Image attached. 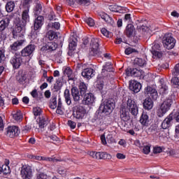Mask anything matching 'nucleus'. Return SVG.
<instances>
[{"instance_id":"1","label":"nucleus","mask_w":179,"mask_h":179,"mask_svg":"<svg viewBox=\"0 0 179 179\" xmlns=\"http://www.w3.org/2000/svg\"><path fill=\"white\" fill-rule=\"evenodd\" d=\"M30 17L29 16V11L27 10L23 11L22 15V20L17 17L14 21L15 28L13 30V35L17 36V33H20L22 30H24L26 24L29 22Z\"/></svg>"},{"instance_id":"2","label":"nucleus","mask_w":179,"mask_h":179,"mask_svg":"<svg viewBox=\"0 0 179 179\" xmlns=\"http://www.w3.org/2000/svg\"><path fill=\"white\" fill-rule=\"evenodd\" d=\"M145 94H146L149 98H146L143 102V108L145 110H152L153 108V100L157 99V91L153 89L152 87H147L144 91ZM151 97V98H150Z\"/></svg>"},{"instance_id":"3","label":"nucleus","mask_w":179,"mask_h":179,"mask_svg":"<svg viewBox=\"0 0 179 179\" xmlns=\"http://www.w3.org/2000/svg\"><path fill=\"white\" fill-rule=\"evenodd\" d=\"M115 107V103H114V102L108 100H105L101 104L99 107V111L100 113H103L106 115H108L110 113H112Z\"/></svg>"},{"instance_id":"4","label":"nucleus","mask_w":179,"mask_h":179,"mask_svg":"<svg viewBox=\"0 0 179 179\" xmlns=\"http://www.w3.org/2000/svg\"><path fill=\"white\" fill-rule=\"evenodd\" d=\"M171 104H173V99H166L159 106L157 110V115L158 117H163L169 110H170V107H171Z\"/></svg>"},{"instance_id":"5","label":"nucleus","mask_w":179,"mask_h":179,"mask_svg":"<svg viewBox=\"0 0 179 179\" xmlns=\"http://www.w3.org/2000/svg\"><path fill=\"white\" fill-rule=\"evenodd\" d=\"M162 44L166 50H173L176 45V39L171 36V34H166L163 37Z\"/></svg>"},{"instance_id":"6","label":"nucleus","mask_w":179,"mask_h":179,"mask_svg":"<svg viewBox=\"0 0 179 179\" xmlns=\"http://www.w3.org/2000/svg\"><path fill=\"white\" fill-rule=\"evenodd\" d=\"M90 54L93 56L99 55L100 54V50L99 49V38H92L91 39Z\"/></svg>"},{"instance_id":"7","label":"nucleus","mask_w":179,"mask_h":179,"mask_svg":"<svg viewBox=\"0 0 179 179\" xmlns=\"http://www.w3.org/2000/svg\"><path fill=\"white\" fill-rule=\"evenodd\" d=\"M127 108L130 111L132 115L136 116L138 115V113H139L138 105L135 101L132 100V99L128 98L127 101Z\"/></svg>"},{"instance_id":"8","label":"nucleus","mask_w":179,"mask_h":179,"mask_svg":"<svg viewBox=\"0 0 179 179\" xmlns=\"http://www.w3.org/2000/svg\"><path fill=\"white\" fill-rule=\"evenodd\" d=\"M21 177L23 179H31L33 177V172L31 171V167L28 165H24L22 166L20 171Z\"/></svg>"},{"instance_id":"9","label":"nucleus","mask_w":179,"mask_h":179,"mask_svg":"<svg viewBox=\"0 0 179 179\" xmlns=\"http://www.w3.org/2000/svg\"><path fill=\"white\" fill-rule=\"evenodd\" d=\"M127 76H136V78H143L145 76V71L138 70L136 68H129L126 70Z\"/></svg>"},{"instance_id":"10","label":"nucleus","mask_w":179,"mask_h":179,"mask_svg":"<svg viewBox=\"0 0 179 179\" xmlns=\"http://www.w3.org/2000/svg\"><path fill=\"white\" fill-rule=\"evenodd\" d=\"M10 62L15 69H18V68H20V65H22L23 60L20 54L15 53L10 59Z\"/></svg>"},{"instance_id":"11","label":"nucleus","mask_w":179,"mask_h":179,"mask_svg":"<svg viewBox=\"0 0 179 179\" xmlns=\"http://www.w3.org/2000/svg\"><path fill=\"white\" fill-rule=\"evenodd\" d=\"M101 141L103 145H107L108 143H114L115 140L113 138V134L110 131L105 132L103 135L101 136Z\"/></svg>"},{"instance_id":"12","label":"nucleus","mask_w":179,"mask_h":179,"mask_svg":"<svg viewBox=\"0 0 179 179\" xmlns=\"http://www.w3.org/2000/svg\"><path fill=\"white\" fill-rule=\"evenodd\" d=\"M73 117L77 120H82L86 114V110L80 106H76L74 108Z\"/></svg>"},{"instance_id":"13","label":"nucleus","mask_w":179,"mask_h":179,"mask_svg":"<svg viewBox=\"0 0 179 179\" xmlns=\"http://www.w3.org/2000/svg\"><path fill=\"white\" fill-rule=\"evenodd\" d=\"M90 156H91V157H93V159H97L98 160H99L100 159H106L108 160H110V159H111V155L110 154H108L107 152H97L92 151L90 152Z\"/></svg>"},{"instance_id":"14","label":"nucleus","mask_w":179,"mask_h":179,"mask_svg":"<svg viewBox=\"0 0 179 179\" xmlns=\"http://www.w3.org/2000/svg\"><path fill=\"white\" fill-rule=\"evenodd\" d=\"M83 103L86 106H90L94 103V95L92 92H86L83 95Z\"/></svg>"},{"instance_id":"15","label":"nucleus","mask_w":179,"mask_h":179,"mask_svg":"<svg viewBox=\"0 0 179 179\" xmlns=\"http://www.w3.org/2000/svg\"><path fill=\"white\" fill-rule=\"evenodd\" d=\"M6 132L7 136H9V138H15V136H19L20 130H19V127L16 126H11L7 128Z\"/></svg>"},{"instance_id":"16","label":"nucleus","mask_w":179,"mask_h":179,"mask_svg":"<svg viewBox=\"0 0 179 179\" xmlns=\"http://www.w3.org/2000/svg\"><path fill=\"white\" fill-rule=\"evenodd\" d=\"M36 50V46L34 45H28L21 51L22 57H30Z\"/></svg>"},{"instance_id":"17","label":"nucleus","mask_w":179,"mask_h":179,"mask_svg":"<svg viewBox=\"0 0 179 179\" xmlns=\"http://www.w3.org/2000/svg\"><path fill=\"white\" fill-rule=\"evenodd\" d=\"M129 89L134 93H139L142 89V85L137 81L131 80L129 82Z\"/></svg>"},{"instance_id":"18","label":"nucleus","mask_w":179,"mask_h":179,"mask_svg":"<svg viewBox=\"0 0 179 179\" xmlns=\"http://www.w3.org/2000/svg\"><path fill=\"white\" fill-rule=\"evenodd\" d=\"M69 5L72 6L73 5H82V6H89L90 5V1L89 0H66Z\"/></svg>"},{"instance_id":"19","label":"nucleus","mask_w":179,"mask_h":179,"mask_svg":"<svg viewBox=\"0 0 179 179\" xmlns=\"http://www.w3.org/2000/svg\"><path fill=\"white\" fill-rule=\"evenodd\" d=\"M58 48V45L55 42H48L46 45L41 48V51H55Z\"/></svg>"},{"instance_id":"20","label":"nucleus","mask_w":179,"mask_h":179,"mask_svg":"<svg viewBox=\"0 0 179 179\" xmlns=\"http://www.w3.org/2000/svg\"><path fill=\"white\" fill-rule=\"evenodd\" d=\"M82 76L86 79H92L94 76V70L90 68L85 69L82 72Z\"/></svg>"},{"instance_id":"21","label":"nucleus","mask_w":179,"mask_h":179,"mask_svg":"<svg viewBox=\"0 0 179 179\" xmlns=\"http://www.w3.org/2000/svg\"><path fill=\"white\" fill-rule=\"evenodd\" d=\"M161 85H159V94L164 95L169 92V87L167 86V84H166V82H164V79L161 78L159 80Z\"/></svg>"},{"instance_id":"22","label":"nucleus","mask_w":179,"mask_h":179,"mask_svg":"<svg viewBox=\"0 0 179 179\" xmlns=\"http://www.w3.org/2000/svg\"><path fill=\"white\" fill-rule=\"evenodd\" d=\"M71 95L76 103H79V101H80V94L79 93L78 87H74L71 89Z\"/></svg>"},{"instance_id":"23","label":"nucleus","mask_w":179,"mask_h":179,"mask_svg":"<svg viewBox=\"0 0 179 179\" xmlns=\"http://www.w3.org/2000/svg\"><path fill=\"white\" fill-rule=\"evenodd\" d=\"M43 24H44V17L38 16L34 22V29L38 30V29H41Z\"/></svg>"},{"instance_id":"24","label":"nucleus","mask_w":179,"mask_h":179,"mask_svg":"<svg viewBox=\"0 0 179 179\" xmlns=\"http://www.w3.org/2000/svg\"><path fill=\"white\" fill-rule=\"evenodd\" d=\"M171 121H173V114H170L163 122L162 124V127L163 129H167L169 127H170L171 124Z\"/></svg>"},{"instance_id":"25","label":"nucleus","mask_w":179,"mask_h":179,"mask_svg":"<svg viewBox=\"0 0 179 179\" xmlns=\"http://www.w3.org/2000/svg\"><path fill=\"white\" fill-rule=\"evenodd\" d=\"M24 41H17L10 45V48L12 51H17L20 48L21 45H23Z\"/></svg>"},{"instance_id":"26","label":"nucleus","mask_w":179,"mask_h":179,"mask_svg":"<svg viewBox=\"0 0 179 179\" xmlns=\"http://www.w3.org/2000/svg\"><path fill=\"white\" fill-rule=\"evenodd\" d=\"M99 16L108 24H114V20L106 13H100Z\"/></svg>"},{"instance_id":"27","label":"nucleus","mask_w":179,"mask_h":179,"mask_svg":"<svg viewBox=\"0 0 179 179\" xmlns=\"http://www.w3.org/2000/svg\"><path fill=\"white\" fill-rule=\"evenodd\" d=\"M134 65L140 66L141 68H145L146 66V59L142 58H136L134 59Z\"/></svg>"},{"instance_id":"28","label":"nucleus","mask_w":179,"mask_h":179,"mask_svg":"<svg viewBox=\"0 0 179 179\" xmlns=\"http://www.w3.org/2000/svg\"><path fill=\"white\" fill-rule=\"evenodd\" d=\"M138 31H140L141 34L145 37H148V36L150 34V29H149V28L145 25L138 27Z\"/></svg>"},{"instance_id":"29","label":"nucleus","mask_w":179,"mask_h":179,"mask_svg":"<svg viewBox=\"0 0 179 179\" xmlns=\"http://www.w3.org/2000/svg\"><path fill=\"white\" fill-rule=\"evenodd\" d=\"M140 122L145 127L149 125V116L145 113H143L140 118Z\"/></svg>"},{"instance_id":"30","label":"nucleus","mask_w":179,"mask_h":179,"mask_svg":"<svg viewBox=\"0 0 179 179\" xmlns=\"http://www.w3.org/2000/svg\"><path fill=\"white\" fill-rule=\"evenodd\" d=\"M64 96L65 99V103H66L67 106H71V104H72V98L71 97L69 90H65Z\"/></svg>"},{"instance_id":"31","label":"nucleus","mask_w":179,"mask_h":179,"mask_svg":"<svg viewBox=\"0 0 179 179\" xmlns=\"http://www.w3.org/2000/svg\"><path fill=\"white\" fill-rule=\"evenodd\" d=\"M64 73L69 78V80H73V79H75V75L72 72V69H71V68H65L64 70Z\"/></svg>"},{"instance_id":"32","label":"nucleus","mask_w":179,"mask_h":179,"mask_svg":"<svg viewBox=\"0 0 179 179\" xmlns=\"http://www.w3.org/2000/svg\"><path fill=\"white\" fill-rule=\"evenodd\" d=\"M134 31H135V27L131 24H129L126 27V34L127 37H131L132 34H134Z\"/></svg>"},{"instance_id":"33","label":"nucleus","mask_w":179,"mask_h":179,"mask_svg":"<svg viewBox=\"0 0 179 179\" xmlns=\"http://www.w3.org/2000/svg\"><path fill=\"white\" fill-rule=\"evenodd\" d=\"M10 174V168L8 165L0 166V174Z\"/></svg>"},{"instance_id":"34","label":"nucleus","mask_w":179,"mask_h":179,"mask_svg":"<svg viewBox=\"0 0 179 179\" xmlns=\"http://www.w3.org/2000/svg\"><path fill=\"white\" fill-rule=\"evenodd\" d=\"M79 90L81 96H83V94L87 93V86L86 85V84H85V83H80Z\"/></svg>"},{"instance_id":"35","label":"nucleus","mask_w":179,"mask_h":179,"mask_svg":"<svg viewBox=\"0 0 179 179\" xmlns=\"http://www.w3.org/2000/svg\"><path fill=\"white\" fill-rule=\"evenodd\" d=\"M48 38L50 41L57 40L58 38V34H57V32L50 30L48 32Z\"/></svg>"},{"instance_id":"36","label":"nucleus","mask_w":179,"mask_h":179,"mask_svg":"<svg viewBox=\"0 0 179 179\" xmlns=\"http://www.w3.org/2000/svg\"><path fill=\"white\" fill-rule=\"evenodd\" d=\"M61 27V24L59 22H50L48 24L47 29H55V30H59Z\"/></svg>"},{"instance_id":"37","label":"nucleus","mask_w":179,"mask_h":179,"mask_svg":"<svg viewBox=\"0 0 179 179\" xmlns=\"http://www.w3.org/2000/svg\"><path fill=\"white\" fill-rule=\"evenodd\" d=\"M120 118L122 121H128L129 120V112H125L124 109L121 110Z\"/></svg>"},{"instance_id":"38","label":"nucleus","mask_w":179,"mask_h":179,"mask_svg":"<svg viewBox=\"0 0 179 179\" xmlns=\"http://www.w3.org/2000/svg\"><path fill=\"white\" fill-rule=\"evenodd\" d=\"M13 117L15 121L20 122L23 118V115L20 110H18L16 113L13 114Z\"/></svg>"},{"instance_id":"39","label":"nucleus","mask_w":179,"mask_h":179,"mask_svg":"<svg viewBox=\"0 0 179 179\" xmlns=\"http://www.w3.org/2000/svg\"><path fill=\"white\" fill-rule=\"evenodd\" d=\"M6 11L8 13L12 12L13 9H15V2L9 1L8 3H7V4L6 5Z\"/></svg>"},{"instance_id":"40","label":"nucleus","mask_w":179,"mask_h":179,"mask_svg":"<svg viewBox=\"0 0 179 179\" xmlns=\"http://www.w3.org/2000/svg\"><path fill=\"white\" fill-rule=\"evenodd\" d=\"M8 26V20H1L0 21V32L3 31V30H5V29H6Z\"/></svg>"},{"instance_id":"41","label":"nucleus","mask_w":179,"mask_h":179,"mask_svg":"<svg viewBox=\"0 0 179 179\" xmlns=\"http://www.w3.org/2000/svg\"><path fill=\"white\" fill-rule=\"evenodd\" d=\"M41 12H43V7L41 4H36L34 8V15L38 16V15L41 14Z\"/></svg>"},{"instance_id":"42","label":"nucleus","mask_w":179,"mask_h":179,"mask_svg":"<svg viewBox=\"0 0 179 179\" xmlns=\"http://www.w3.org/2000/svg\"><path fill=\"white\" fill-rule=\"evenodd\" d=\"M48 120L44 118L42 120H40L38 125H39V128H44L45 127H47V125H48Z\"/></svg>"},{"instance_id":"43","label":"nucleus","mask_w":179,"mask_h":179,"mask_svg":"<svg viewBox=\"0 0 179 179\" xmlns=\"http://www.w3.org/2000/svg\"><path fill=\"white\" fill-rule=\"evenodd\" d=\"M153 58H162L163 54L159 50H151Z\"/></svg>"},{"instance_id":"44","label":"nucleus","mask_w":179,"mask_h":179,"mask_svg":"<svg viewBox=\"0 0 179 179\" xmlns=\"http://www.w3.org/2000/svg\"><path fill=\"white\" fill-rule=\"evenodd\" d=\"M106 71V72H111V71H113V67L111 66L110 63H108V64H106L105 66H103L102 69V73H104Z\"/></svg>"},{"instance_id":"45","label":"nucleus","mask_w":179,"mask_h":179,"mask_svg":"<svg viewBox=\"0 0 179 179\" xmlns=\"http://www.w3.org/2000/svg\"><path fill=\"white\" fill-rule=\"evenodd\" d=\"M172 75L174 76L173 78H177V76L179 75V63L177 64L172 70Z\"/></svg>"},{"instance_id":"46","label":"nucleus","mask_w":179,"mask_h":179,"mask_svg":"<svg viewBox=\"0 0 179 179\" xmlns=\"http://www.w3.org/2000/svg\"><path fill=\"white\" fill-rule=\"evenodd\" d=\"M43 110L40 107H35L33 108V114L35 117H38V115H41Z\"/></svg>"},{"instance_id":"47","label":"nucleus","mask_w":179,"mask_h":179,"mask_svg":"<svg viewBox=\"0 0 179 179\" xmlns=\"http://www.w3.org/2000/svg\"><path fill=\"white\" fill-rule=\"evenodd\" d=\"M50 108L55 110L57 108V97H54L50 101Z\"/></svg>"},{"instance_id":"48","label":"nucleus","mask_w":179,"mask_h":179,"mask_svg":"<svg viewBox=\"0 0 179 179\" xmlns=\"http://www.w3.org/2000/svg\"><path fill=\"white\" fill-rule=\"evenodd\" d=\"M85 22L90 26V27H93L94 26V20L92 19V17L85 18Z\"/></svg>"},{"instance_id":"49","label":"nucleus","mask_w":179,"mask_h":179,"mask_svg":"<svg viewBox=\"0 0 179 179\" xmlns=\"http://www.w3.org/2000/svg\"><path fill=\"white\" fill-rule=\"evenodd\" d=\"M96 87L99 89V90H103V89H104V81L98 80Z\"/></svg>"},{"instance_id":"50","label":"nucleus","mask_w":179,"mask_h":179,"mask_svg":"<svg viewBox=\"0 0 179 179\" xmlns=\"http://www.w3.org/2000/svg\"><path fill=\"white\" fill-rule=\"evenodd\" d=\"M109 10H110L111 12H119L120 11V6H109Z\"/></svg>"},{"instance_id":"51","label":"nucleus","mask_w":179,"mask_h":179,"mask_svg":"<svg viewBox=\"0 0 179 179\" xmlns=\"http://www.w3.org/2000/svg\"><path fill=\"white\" fill-rule=\"evenodd\" d=\"M142 152L144 153V155H149V153H150V145L144 146L143 148Z\"/></svg>"},{"instance_id":"52","label":"nucleus","mask_w":179,"mask_h":179,"mask_svg":"<svg viewBox=\"0 0 179 179\" xmlns=\"http://www.w3.org/2000/svg\"><path fill=\"white\" fill-rule=\"evenodd\" d=\"M101 33L105 36V37H111V33L107 31L105 28L101 29Z\"/></svg>"},{"instance_id":"53","label":"nucleus","mask_w":179,"mask_h":179,"mask_svg":"<svg viewBox=\"0 0 179 179\" xmlns=\"http://www.w3.org/2000/svg\"><path fill=\"white\" fill-rule=\"evenodd\" d=\"M169 155L172 156V157H179L178 151L176 150H171Z\"/></svg>"},{"instance_id":"54","label":"nucleus","mask_w":179,"mask_h":179,"mask_svg":"<svg viewBox=\"0 0 179 179\" xmlns=\"http://www.w3.org/2000/svg\"><path fill=\"white\" fill-rule=\"evenodd\" d=\"M152 51H160V44L155 42L152 47Z\"/></svg>"},{"instance_id":"55","label":"nucleus","mask_w":179,"mask_h":179,"mask_svg":"<svg viewBox=\"0 0 179 179\" xmlns=\"http://www.w3.org/2000/svg\"><path fill=\"white\" fill-rule=\"evenodd\" d=\"M162 152H163V149H162L161 147H159V146L154 147L153 153H155V155L157 153H162Z\"/></svg>"},{"instance_id":"56","label":"nucleus","mask_w":179,"mask_h":179,"mask_svg":"<svg viewBox=\"0 0 179 179\" xmlns=\"http://www.w3.org/2000/svg\"><path fill=\"white\" fill-rule=\"evenodd\" d=\"M124 52L126 55H130V54H132V52H135V49L132 48H127Z\"/></svg>"},{"instance_id":"57","label":"nucleus","mask_w":179,"mask_h":179,"mask_svg":"<svg viewBox=\"0 0 179 179\" xmlns=\"http://www.w3.org/2000/svg\"><path fill=\"white\" fill-rule=\"evenodd\" d=\"M68 125L71 129H75V128H76V123L72 120L68 121Z\"/></svg>"},{"instance_id":"58","label":"nucleus","mask_w":179,"mask_h":179,"mask_svg":"<svg viewBox=\"0 0 179 179\" xmlns=\"http://www.w3.org/2000/svg\"><path fill=\"white\" fill-rule=\"evenodd\" d=\"M5 52L2 50H0V64L5 61Z\"/></svg>"},{"instance_id":"59","label":"nucleus","mask_w":179,"mask_h":179,"mask_svg":"<svg viewBox=\"0 0 179 179\" xmlns=\"http://www.w3.org/2000/svg\"><path fill=\"white\" fill-rule=\"evenodd\" d=\"M43 157L41 156H36V155H31V159H33V160H43Z\"/></svg>"},{"instance_id":"60","label":"nucleus","mask_w":179,"mask_h":179,"mask_svg":"<svg viewBox=\"0 0 179 179\" xmlns=\"http://www.w3.org/2000/svg\"><path fill=\"white\" fill-rule=\"evenodd\" d=\"M31 95L32 97H34V99H36V97H38V93H37V90H34L31 92Z\"/></svg>"},{"instance_id":"61","label":"nucleus","mask_w":179,"mask_h":179,"mask_svg":"<svg viewBox=\"0 0 179 179\" xmlns=\"http://www.w3.org/2000/svg\"><path fill=\"white\" fill-rule=\"evenodd\" d=\"M116 157H117V159H120V160H123L124 159H125V155L122 153H117L116 155Z\"/></svg>"},{"instance_id":"62","label":"nucleus","mask_w":179,"mask_h":179,"mask_svg":"<svg viewBox=\"0 0 179 179\" xmlns=\"http://www.w3.org/2000/svg\"><path fill=\"white\" fill-rule=\"evenodd\" d=\"M48 136L49 138H50L51 140L53 141V142H58V141H59V138H58V137H57V136L55 135H52Z\"/></svg>"},{"instance_id":"63","label":"nucleus","mask_w":179,"mask_h":179,"mask_svg":"<svg viewBox=\"0 0 179 179\" xmlns=\"http://www.w3.org/2000/svg\"><path fill=\"white\" fill-rule=\"evenodd\" d=\"M76 47V43L72 42L69 44V48L70 50H75V48Z\"/></svg>"},{"instance_id":"64","label":"nucleus","mask_w":179,"mask_h":179,"mask_svg":"<svg viewBox=\"0 0 179 179\" xmlns=\"http://www.w3.org/2000/svg\"><path fill=\"white\" fill-rule=\"evenodd\" d=\"M175 137L178 138V139L179 138V125L176 127V129H175Z\"/></svg>"}]
</instances>
